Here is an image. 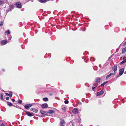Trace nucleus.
Returning a JSON list of instances; mask_svg holds the SVG:
<instances>
[{
    "mask_svg": "<svg viewBox=\"0 0 126 126\" xmlns=\"http://www.w3.org/2000/svg\"><path fill=\"white\" fill-rule=\"evenodd\" d=\"M9 94L6 93L5 94L8 96H9L10 97H11L12 96L13 94L11 91H10L9 93Z\"/></svg>",
    "mask_w": 126,
    "mask_h": 126,
    "instance_id": "nucleus-9",
    "label": "nucleus"
},
{
    "mask_svg": "<svg viewBox=\"0 0 126 126\" xmlns=\"http://www.w3.org/2000/svg\"><path fill=\"white\" fill-rule=\"evenodd\" d=\"M126 62V59L125 60H124L122 61L120 63L121 64H122L123 63H125Z\"/></svg>",
    "mask_w": 126,
    "mask_h": 126,
    "instance_id": "nucleus-23",
    "label": "nucleus"
},
{
    "mask_svg": "<svg viewBox=\"0 0 126 126\" xmlns=\"http://www.w3.org/2000/svg\"><path fill=\"white\" fill-rule=\"evenodd\" d=\"M65 124V122L63 120H61L60 122V126H64Z\"/></svg>",
    "mask_w": 126,
    "mask_h": 126,
    "instance_id": "nucleus-5",
    "label": "nucleus"
},
{
    "mask_svg": "<svg viewBox=\"0 0 126 126\" xmlns=\"http://www.w3.org/2000/svg\"><path fill=\"white\" fill-rule=\"evenodd\" d=\"M110 77V75H108L106 77V79H107L108 78Z\"/></svg>",
    "mask_w": 126,
    "mask_h": 126,
    "instance_id": "nucleus-32",
    "label": "nucleus"
},
{
    "mask_svg": "<svg viewBox=\"0 0 126 126\" xmlns=\"http://www.w3.org/2000/svg\"><path fill=\"white\" fill-rule=\"evenodd\" d=\"M3 21L0 22V26H2L3 24Z\"/></svg>",
    "mask_w": 126,
    "mask_h": 126,
    "instance_id": "nucleus-27",
    "label": "nucleus"
},
{
    "mask_svg": "<svg viewBox=\"0 0 126 126\" xmlns=\"http://www.w3.org/2000/svg\"><path fill=\"white\" fill-rule=\"evenodd\" d=\"M38 110V109H36L34 108H33V111L37 113Z\"/></svg>",
    "mask_w": 126,
    "mask_h": 126,
    "instance_id": "nucleus-17",
    "label": "nucleus"
},
{
    "mask_svg": "<svg viewBox=\"0 0 126 126\" xmlns=\"http://www.w3.org/2000/svg\"><path fill=\"white\" fill-rule=\"evenodd\" d=\"M4 3L3 1H0V5L3 4Z\"/></svg>",
    "mask_w": 126,
    "mask_h": 126,
    "instance_id": "nucleus-28",
    "label": "nucleus"
},
{
    "mask_svg": "<svg viewBox=\"0 0 126 126\" xmlns=\"http://www.w3.org/2000/svg\"><path fill=\"white\" fill-rule=\"evenodd\" d=\"M41 106L42 108H44L47 107H48V105L46 103L43 104L41 105Z\"/></svg>",
    "mask_w": 126,
    "mask_h": 126,
    "instance_id": "nucleus-8",
    "label": "nucleus"
},
{
    "mask_svg": "<svg viewBox=\"0 0 126 126\" xmlns=\"http://www.w3.org/2000/svg\"><path fill=\"white\" fill-rule=\"evenodd\" d=\"M117 65L116 64H115L114 65L113 67V71L114 72V73H115V74L116 73V71L117 68Z\"/></svg>",
    "mask_w": 126,
    "mask_h": 126,
    "instance_id": "nucleus-7",
    "label": "nucleus"
},
{
    "mask_svg": "<svg viewBox=\"0 0 126 126\" xmlns=\"http://www.w3.org/2000/svg\"><path fill=\"white\" fill-rule=\"evenodd\" d=\"M11 100L13 102H14L15 101V100L14 99H12Z\"/></svg>",
    "mask_w": 126,
    "mask_h": 126,
    "instance_id": "nucleus-35",
    "label": "nucleus"
},
{
    "mask_svg": "<svg viewBox=\"0 0 126 126\" xmlns=\"http://www.w3.org/2000/svg\"><path fill=\"white\" fill-rule=\"evenodd\" d=\"M108 82V81H106L104 82L103 83L101 84V86H104Z\"/></svg>",
    "mask_w": 126,
    "mask_h": 126,
    "instance_id": "nucleus-19",
    "label": "nucleus"
},
{
    "mask_svg": "<svg viewBox=\"0 0 126 126\" xmlns=\"http://www.w3.org/2000/svg\"><path fill=\"white\" fill-rule=\"evenodd\" d=\"M66 109V108L65 107H64L63 108H62V110H65Z\"/></svg>",
    "mask_w": 126,
    "mask_h": 126,
    "instance_id": "nucleus-31",
    "label": "nucleus"
},
{
    "mask_svg": "<svg viewBox=\"0 0 126 126\" xmlns=\"http://www.w3.org/2000/svg\"><path fill=\"white\" fill-rule=\"evenodd\" d=\"M7 104L9 106H13V104H12L11 102H7Z\"/></svg>",
    "mask_w": 126,
    "mask_h": 126,
    "instance_id": "nucleus-15",
    "label": "nucleus"
},
{
    "mask_svg": "<svg viewBox=\"0 0 126 126\" xmlns=\"http://www.w3.org/2000/svg\"><path fill=\"white\" fill-rule=\"evenodd\" d=\"M0 126H5V125L3 123H2L1 124Z\"/></svg>",
    "mask_w": 126,
    "mask_h": 126,
    "instance_id": "nucleus-33",
    "label": "nucleus"
},
{
    "mask_svg": "<svg viewBox=\"0 0 126 126\" xmlns=\"http://www.w3.org/2000/svg\"><path fill=\"white\" fill-rule=\"evenodd\" d=\"M16 7L18 8H21L22 7V5L21 3L19 1H18L16 3Z\"/></svg>",
    "mask_w": 126,
    "mask_h": 126,
    "instance_id": "nucleus-1",
    "label": "nucleus"
},
{
    "mask_svg": "<svg viewBox=\"0 0 126 126\" xmlns=\"http://www.w3.org/2000/svg\"><path fill=\"white\" fill-rule=\"evenodd\" d=\"M100 78H98L96 79V82L97 83H99L100 82Z\"/></svg>",
    "mask_w": 126,
    "mask_h": 126,
    "instance_id": "nucleus-14",
    "label": "nucleus"
},
{
    "mask_svg": "<svg viewBox=\"0 0 126 126\" xmlns=\"http://www.w3.org/2000/svg\"><path fill=\"white\" fill-rule=\"evenodd\" d=\"M126 50V47L123 48L122 50V54L124 53Z\"/></svg>",
    "mask_w": 126,
    "mask_h": 126,
    "instance_id": "nucleus-16",
    "label": "nucleus"
},
{
    "mask_svg": "<svg viewBox=\"0 0 126 126\" xmlns=\"http://www.w3.org/2000/svg\"><path fill=\"white\" fill-rule=\"evenodd\" d=\"M5 33H6L7 34H10V32L9 30H8L6 31H5Z\"/></svg>",
    "mask_w": 126,
    "mask_h": 126,
    "instance_id": "nucleus-20",
    "label": "nucleus"
},
{
    "mask_svg": "<svg viewBox=\"0 0 126 126\" xmlns=\"http://www.w3.org/2000/svg\"><path fill=\"white\" fill-rule=\"evenodd\" d=\"M40 112L41 114L43 115L44 116H45L46 115H48V112L47 111H45L43 110H41L40 111Z\"/></svg>",
    "mask_w": 126,
    "mask_h": 126,
    "instance_id": "nucleus-3",
    "label": "nucleus"
},
{
    "mask_svg": "<svg viewBox=\"0 0 126 126\" xmlns=\"http://www.w3.org/2000/svg\"><path fill=\"white\" fill-rule=\"evenodd\" d=\"M72 112L74 114H76L78 112V110L76 108H74L72 110Z\"/></svg>",
    "mask_w": 126,
    "mask_h": 126,
    "instance_id": "nucleus-4",
    "label": "nucleus"
},
{
    "mask_svg": "<svg viewBox=\"0 0 126 126\" xmlns=\"http://www.w3.org/2000/svg\"><path fill=\"white\" fill-rule=\"evenodd\" d=\"M103 90L101 91L100 92H97V96H99L102 94L103 93Z\"/></svg>",
    "mask_w": 126,
    "mask_h": 126,
    "instance_id": "nucleus-11",
    "label": "nucleus"
},
{
    "mask_svg": "<svg viewBox=\"0 0 126 126\" xmlns=\"http://www.w3.org/2000/svg\"><path fill=\"white\" fill-rule=\"evenodd\" d=\"M47 0H40V2L41 3L47 1Z\"/></svg>",
    "mask_w": 126,
    "mask_h": 126,
    "instance_id": "nucleus-22",
    "label": "nucleus"
},
{
    "mask_svg": "<svg viewBox=\"0 0 126 126\" xmlns=\"http://www.w3.org/2000/svg\"><path fill=\"white\" fill-rule=\"evenodd\" d=\"M9 99V97H7L6 98V99L7 100H8Z\"/></svg>",
    "mask_w": 126,
    "mask_h": 126,
    "instance_id": "nucleus-34",
    "label": "nucleus"
},
{
    "mask_svg": "<svg viewBox=\"0 0 126 126\" xmlns=\"http://www.w3.org/2000/svg\"><path fill=\"white\" fill-rule=\"evenodd\" d=\"M3 95L2 94H1L0 96V99L2 100H3Z\"/></svg>",
    "mask_w": 126,
    "mask_h": 126,
    "instance_id": "nucleus-21",
    "label": "nucleus"
},
{
    "mask_svg": "<svg viewBox=\"0 0 126 126\" xmlns=\"http://www.w3.org/2000/svg\"><path fill=\"white\" fill-rule=\"evenodd\" d=\"M114 74H115V73H110V74H109V75L110 76H111L112 75H114Z\"/></svg>",
    "mask_w": 126,
    "mask_h": 126,
    "instance_id": "nucleus-29",
    "label": "nucleus"
},
{
    "mask_svg": "<svg viewBox=\"0 0 126 126\" xmlns=\"http://www.w3.org/2000/svg\"><path fill=\"white\" fill-rule=\"evenodd\" d=\"M64 102L65 104H67L69 103V101L67 100H66L64 101Z\"/></svg>",
    "mask_w": 126,
    "mask_h": 126,
    "instance_id": "nucleus-25",
    "label": "nucleus"
},
{
    "mask_svg": "<svg viewBox=\"0 0 126 126\" xmlns=\"http://www.w3.org/2000/svg\"><path fill=\"white\" fill-rule=\"evenodd\" d=\"M12 36L11 35V36L10 37V40L12 38Z\"/></svg>",
    "mask_w": 126,
    "mask_h": 126,
    "instance_id": "nucleus-37",
    "label": "nucleus"
},
{
    "mask_svg": "<svg viewBox=\"0 0 126 126\" xmlns=\"http://www.w3.org/2000/svg\"><path fill=\"white\" fill-rule=\"evenodd\" d=\"M33 108H32L30 110L31 111H33Z\"/></svg>",
    "mask_w": 126,
    "mask_h": 126,
    "instance_id": "nucleus-36",
    "label": "nucleus"
},
{
    "mask_svg": "<svg viewBox=\"0 0 126 126\" xmlns=\"http://www.w3.org/2000/svg\"><path fill=\"white\" fill-rule=\"evenodd\" d=\"M7 41L5 40H2L1 42V44L2 45H4L6 44Z\"/></svg>",
    "mask_w": 126,
    "mask_h": 126,
    "instance_id": "nucleus-12",
    "label": "nucleus"
},
{
    "mask_svg": "<svg viewBox=\"0 0 126 126\" xmlns=\"http://www.w3.org/2000/svg\"><path fill=\"white\" fill-rule=\"evenodd\" d=\"M124 68L121 69L119 71V76H120L122 75L124 72Z\"/></svg>",
    "mask_w": 126,
    "mask_h": 126,
    "instance_id": "nucleus-2",
    "label": "nucleus"
},
{
    "mask_svg": "<svg viewBox=\"0 0 126 126\" xmlns=\"http://www.w3.org/2000/svg\"><path fill=\"white\" fill-rule=\"evenodd\" d=\"M124 45H126V42H125L124 44Z\"/></svg>",
    "mask_w": 126,
    "mask_h": 126,
    "instance_id": "nucleus-38",
    "label": "nucleus"
},
{
    "mask_svg": "<svg viewBox=\"0 0 126 126\" xmlns=\"http://www.w3.org/2000/svg\"><path fill=\"white\" fill-rule=\"evenodd\" d=\"M96 86H95L94 87H92V90L93 91H94V89H95L96 88Z\"/></svg>",
    "mask_w": 126,
    "mask_h": 126,
    "instance_id": "nucleus-30",
    "label": "nucleus"
},
{
    "mask_svg": "<svg viewBox=\"0 0 126 126\" xmlns=\"http://www.w3.org/2000/svg\"><path fill=\"white\" fill-rule=\"evenodd\" d=\"M25 112L27 115L31 117L33 116V113H32L30 112L29 111H25Z\"/></svg>",
    "mask_w": 126,
    "mask_h": 126,
    "instance_id": "nucleus-6",
    "label": "nucleus"
},
{
    "mask_svg": "<svg viewBox=\"0 0 126 126\" xmlns=\"http://www.w3.org/2000/svg\"><path fill=\"white\" fill-rule=\"evenodd\" d=\"M9 6L11 8H13L14 7V6L13 5H10Z\"/></svg>",
    "mask_w": 126,
    "mask_h": 126,
    "instance_id": "nucleus-26",
    "label": "nucleus"
},
{
    "mask_svg": "<svg viewBox=\"0 0 126 126\" xmlns=\"http://www.w3.org/2000/svg\"><path fill=\"white\" fill-rule=\"evenodd\" d=\"M43 100L44 101H46L48 100V99L47 97H45L43 98Z\"/></svg>",
    "mask_w": 126,
    "mask_h": 126,
    "instance_id": "nucleus-18",
    "label": "nucleus"
},
{
    "mask_svg": "<svg viewBox=\"0 0 126 126\" xmlns=\"http://www.w3.org/2000/svg\"><path fill=\"white\" fill-rule=\"evenodd\" d=\"M28 105H26L25 106V108L27 109H29L30 107L32 106V104H30Z\"/></svg>",
    "mask_w": 126,
    "mask_h": 126,
    "instance_id": "nucleus-10",
    "label": "nucleus"
},
{
    "mask_svg": "<svg viewBox=\"0 0 126 126\" xmlns=\"http://www.w3.org/2000/svg\"><path fill=\"white\" fill-rule=\"evenodd\" d=\"M54 112L55 111L52 110H49L48 111V113H49L50 114L54 113Z\"/></svg>",
    "mask_w": 126,
    "mask_h": 126,
    "instance_id": "nucleus-13",
    "label": "nucleus"
},
{
    "mask_svg": "<svg viewBox=\"0 0 126 126\" xmlns=\"http://www.w3.org/2000/svg\"><path fill=\"white\" fill-rule=\"evenodd\" d=\"M22 102V101L21 100H19L18 101V103L19 104H21Z\"/></svg>",
    "mask_w": 126,
    "mask_h": 126,
    "instance_id": "nucleus-24",
    "label": "nucleus"
}]
</instances>
